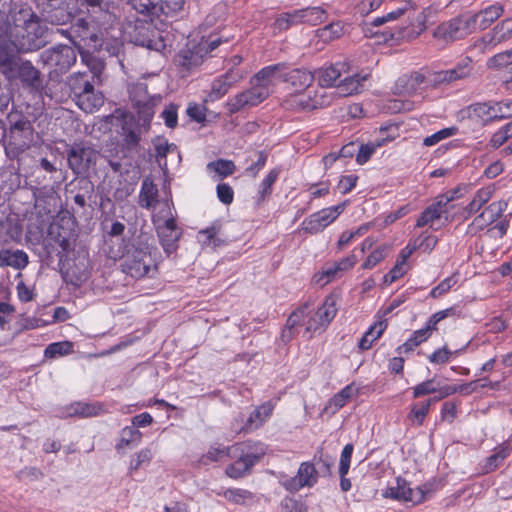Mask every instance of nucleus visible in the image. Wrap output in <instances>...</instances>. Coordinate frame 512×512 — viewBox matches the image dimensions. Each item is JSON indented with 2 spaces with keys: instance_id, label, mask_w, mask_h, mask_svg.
Wrapping results in <instances>:
<instances>
[{
  "instance_id": "f257e3e1",
  "label": "nucleus",
  "mask_w": 512,
  "mask_h": 512,
  "mask_svg": "<svg viewBox=\"0 0 512 512\" xmlns=\"http://www.w3.org/2000/svg\"><path fill=\"white\" fill-rule=\"evenodd\" d=\"M44 28L39 17L28 6L14 7L6 16L1 33L16 52H32L45 46Z\"/></svg>"
},
{
  "instance_id": "f03ea898",
  "label": "nucleus",
  "mask_w": 512,
  "mask_h": 512,
  "mask_svg": "<svg viewBox=\"0 0 512 512\" xmlns=\"http://www.w3.org/2000/svg\"><path fill=\"white\" fill-rule=\"evenodd\" d=\"M109 257H122V271L132 278L141 279L151 277L157 270V249L151 247L145 239L132 243L129 247L119 245L117 249L108 251Z\"/></svg>"
},
{
  "instance_id": "7ed1b4c3",
  "label": "nucleus",
  "mask_w": 512,
  "mask_h": 512,
  "mask_svg": "<svg viewBox=\"0 0 512 512\" xmlns=\"http://www.w3.org/2000/svg\"><path fill=\"white\" fill-rule=\"evenodd\" d=\"M19 53L0 39V72L9 82L19 80L24 87L39 89L42 86L40 71Z\"/></svg>"
},
{
  "instance_id": "20e7f679",
  "label": "nucleus",
  "mask_w": 512,
  "mask_h": 512,
  "mask_svg": "<svg viewBox=\"0 0 512 512\" xmlns=\"http://www.w3.org/2000/svg\"><path fill=\"white\" fill-rule=\"evenodd\" d=\"M70 89L74 95L77 106L86 113L97 111L104 103L101 91L94 87L86 73H77L70 79Z\"/></svg>"
},
{
  "instance_id": "39448f33",
  "label": "nucleus",
  "mask_w": 512,
  "mask_h": 512,
  "mask_svg": "<svg viewBox=\"0 0 512 512\" xmlns=\"http://www.w3.org/2000/svg\"><path fill=\"white\" fill-rule=\"evenodd\" d=\"M97 158L98 151L89 142L74 143L67 150L68 166L76 175L86 174Z\"/></svg>"
},
{
  "instance_id": "423d86ee",
  "label": "nucleus",
  "mask_w": 512,
  "mask_h": 512,
  "mask_svg": "<svg viewBox=\"0 0 512 512\" xmlns=\"http://www.w3.org/2000/svg\"><path fill=\"white\" fill-rule=\"evenodd\" d=\"M40 57L56 74H63L75 64L77 54L73 47L60 44L44 50Z\"/></svg>"
},
{
  "instance_id": "0eeeda50",
  "label": "nucleus",
  "mask_w": 512,
  "mask_h": 512,
  "mask_svg": "<svg viewBox=\"0 0 512 512\" xmlns=\"http://www.w3.org/2000/svg\"><path fill=\"white\" fill-rule=\"evenodd\" d=\"M251 85L250 89L235 95L226 102V108L230 114L257 106L270 95V91L263 85L256 83H251Z\"/></svg>"
},
{
  "instance_id": "6e6552de",
  "label": "nucleus",
  "mask_w": 512,
  "mask_h": 512,
  "mask_svg": "<svg viewBox=\"0 0 512 512\" xmlns=\"http://www.w3.org/2000/svg\"><path fill=\"white\" fill-rule=\"evenodd\" d=\"M473 31L474 28L469 13H466L440 24L434 31V37L444 41H451L463 38Z\"/></svg>"
},
{
  "instance_id": "1a4fd4ad",
  "label": "nucleus",
  "mask_w": 512,
  "mask_h": 512,
  "mask_svg": "<svg viewBox=\"0 0 512 512\" xmlns=\"http://www.w3.org/2000/svg\"><path fill=\"white\" fill-rule=\"evenodd\" d=\"M345 203L322 209L311 214L302 223V229L309 234H317L334 222L344 211Z\"/></svg>"
},
{
  "instance_id": "9d476101",
  "label": "nucleus",
  "mask_w": 512,
  "mask_h": 512,
  "mask_svg": "<svg viewBox=\"0 0 512 512\" xmlns=\"http://www.w3.org/2000/svg\"><path fill=\"white\" fill-rule=\"evenodd\" d=\"M337 311V298L334 295L327 296L323 304L308 320L306 325V332L315 333L317 331L326 329V327L335 318Z\"/></svg>"
},
{
  "instance_id": "9b49d317",
  "label": "nucleus",
  "mask_w": 512,
  "mask_h": 512,
  "mask_svg": "<svg viewBox=\"0 0 512 512\" xmlns=\"http://www.w3.org/2000/svg\"><path fill=\"white\" fill-rule=\"evenodd\" d=\"M60 272L63 280L74 287H80L89 277V260L85 256H77L67 266L62 261Z\"/></svg>"
},
{
  "instance_id": "f8f14e48",
  "label": "nucleus",
  "mask_w": 512,
  "mask_h": 512,
  "mask_svg": "<svg viewBox=\"0 0 512 512\" xmlns=\"http://www.w3.org/2000/svg\"><path fill=\"white\" fill-rule=\"evenodd\" d=\"M318 472L311 462H303L294 477L280 480V484L287 491L295 493L304 487H312L317 483Z\"/></svg>"
},
{
  "instance_id": "ddd939ff",
  "label": "nucleus",
  "mask_w": 512,
  "mask_h": 512,
  "mask_svg": "<svg viewBox=\"0 0 512 512\" xmlns=\"http://www.w3.org/2000/svg\"><path fill=\"white\" fill-rule=\"evenodd\" d=\"M130 99L143 124H149L154 115V100L147 92V86L137 84L130 89Z\"/></svg>"
},
{
  "instance_id": "4468645a",
  "label": "nucleus",
  "mask_w": 512,
  "mask_h": 512,
  "mask_svg": "<svg viewBox=\"0 0 512 512\" xmlns=\"http://www.w3.org/2000/svg\"><path fill=\"white\" fill-rule=\"evenodd\" d=\"M72 237V232L63 228L59 223L51 224L44 244L47 254L52 252L51 247H53V243L57 244L61 248V251L57 252L59 264H61L64 254L72 249Z\"/></svg>"
},
{
  "instance_id": "2eb2a0df",
  "label": "nucleus",
  "mask_w": 512,
  "mask_h": 512,
  "mask_svg": "<svg viewBox=\"0 0 512 512\" xmlns=\"http://www.w3.org/2000/svg\"><path fill=\"white\" fill-rule=\"evenodd\" d=\"M156 230L163 250L167 256H170L178 248V241L182 235L181 229L177 227L175 218L170 216L162 224H158Z\"/></svg>"
},
{
  "instance_id": "dca6fc26",
  "label": "nucleus",
  "mask_w": 512,
  "mask_h": 512,
  "mask_svg": "<svg viewBox=\"0 0 512 512\" xmlns=\"http://www.w3.org/2000/svg\"><path fill=\"white\" fill-rule=\"evenodd\" d=\"M131 42L153 51H161L165 44L158 33L150 25L139 23L135 25L133 33L130 35Z\"/></svg>"
},
{
  "instance_id": "f3484780",
  "label": "nucleus",
  "mask_w": 512,
  "mask_h": 512,
  "mask_svg": "<svg viewBox=\"0 0 512 512\" xmlns=\"http://www.w3.org/2000/svg\"><path fill=\"white\" fill-rule=\"evenodd\" d=\"M385 496L418 504L425 500V490L422 487L411 488L405 479L398 477L396 486L389 487Z\"/></svg>"
},
{
  "instance_id": "a211bd4d",
  "label": "nucleus",
  "mask_w": 512,
  "mask_h": 512,
  "mask_svg": "<svg viewBox=\"0 0 512 512\" xmlns=\"http://www.w3.org/2000/svg\"><path fill=\"white\" fill-rule=\"evenodd\" d=\"M333 96L325 90H316L314 95L297 94L291 99V105L298 110L311 111L327 107L331 104Z\"/></svg>"
},
{
  "instance_id": "6ab92c4d",
  "label": "nucleus",
  "mask_w": 512,
  "mask_h": 512,
  "mask_svg": "<svg viewBox=\"0 0 512 512\" xmlns=\"http://www.w3.org/2000/svg\"><path fill=\"white\" fill-rule=\"evenodd\" d=\"M10 125V137L20 141L21 145H27L33 141V125L29 119L18 113H11L8 116Z\"/></svg>"
},
{
  "instance_id": "aec40b11",
  "label": "nucleus",
  "mask_w": 512,
  "mask_h": 512,
  "mask_svg": "<svg viewBox=\"0 0 512 512\" xmlns=\"http://www.w3.org/2000/svg\"><path fill=\"white\" fill-rule=\"evenodd\" d=\"M510 38H512V17L502 20L489 33L485 34L480 40L479 45L484 51Z\"/></svg>"
},
{
  "instance_id": "412c9836",
  "label": "nucleus",
  "mask_w": 512,
  "mask_h": 512,
  "mask_svg": "<svg viewBox=\"0 0 512 512\" xmlns=\"http://www.w3.org/2000/svg\"><path fill=\"white\" fill-rule=\"evenodd\" d=\"M243 78V75L238 70L230 69L219 78L215 79L211 85V91L208 94L210 101L221 99L230 88L238 83Z\"/></svg>"
},
{
  "instance_id": "4be33fe9",
  "label": "nucleus",
  "mask_w": 512,
  "mask_h": 512,
  "mask_svg": "<svg viewBox=\"0 0 512 512\" xmlns=\"http://www.w3.org/2000/svg\"><path fill=\"white\" fill-rule=\"evenodd\" d=\"M348 73V65L345 62H336L328 67H322L315 72L318 83L320 85L319 90H324L326 87L336 86V82L340 78Z\"/></svg>"
},
{
  "instance_id": "5701e85b",
  "label": "nucleus",
  "mask_w": 512,
  "mask_h": 512,
  "mask_svg": "<svg viewBox=\"0 0 512 512\" xmlns=\"http://www.w3.org/2000/svg\"><path fill=\"white\" fill-rule=\"evenodd\" d=\"M503 13L504 6L500 3H495L480 10L478 13H469V17L474 28V31L476 29L485 30L497 19H499L503 15Z\"/></svg>"
},
{
  "instance_id": "b1692460",
  "label": "nucleus",
  "mask_w": 512,
  "mask_h": 512,
  "mask_svg": "<svg viewBox=\"0 0 512 512\" xmlns=\"http://www.w3.org/2000/svg\"><path fill=\"white\" fill-rule=\"evenodd\" d=\"M288 69V64L285 62L273 64L262 68L252 78L251 83L257 85H263L267 90L270 91V86L274 84L277 79H282L284 71Z\"/></svg>"
},
{
  "instance_id": "393cba45",
  "label": "nucleus",
  "mask_w": 512,
  "mask_h": 512,
  "mask_svg": "<svg viewBox=\"0 0 512 512\" xmlns=\"http://www.w3.org/2000/svg\"><path fill=\"white\" fill-rule=\"evenodd\" d=\"M203 48L202 45L194 46L191 48L181 49L175 56L174 62L177 66L182 67L186 71L198 67L203 62Z\"/></svg>"
},
{
  "instance_id": "a878e982",
  "label": "nucleus",
  "mask_w": 512,
  "mask_h": 512,
  "mask_svg": "<svg viewBox=\"0 0 512 512\" xmlns=\"http://www.w3.org/2000/svg\"><path fill=\"white\" fill-rule=\"evenodd\" d=\"M494 111L493 102H479L467 106L463 113H466L469 118L478 119L483 124H487L497 120V114ZM497 112H500L499 110Z\"/></svg>"
},
{
  "instance_id": "bb28decb",
  "label": "nucleus",
  "mask_w": 512,
  "mask_h": 512,
  "mask_svg": "<svg viewBox=\"0 0 512 512\" xmlns=\"http://www.w3.org/2000/svg\"><path fill=\"white\" fill-rule=\"evenodd\" d=\"M273 405L266 402L259 407L255 408L245 421L241 430L244 432H252L263 425V423L271 416Z\"/></svg>"
},
{
  "instance_id": "cd10ccee",
  "label": "nucleus",
  "mask_w": 512,
  "mask_h": 512,
  "mask_svg": "<svg viewBox=\"0 0 512 512\" xmlns=\"http://www.w3.org/2000/svg\"><path fill=\"white\" fill-rule=\"evenodd\" d=\"M261 455L256 454H242L236 461L227 466L226 474L231 478H240L244 476L252 466L260 459Z\"/></svg>"
},
{
  "instance_id": "c85d7f7f",
  "label": "nucleus",
  "mask_w": 512,
  "mask_h": 512,
  "mask_svg": "<svg viewBox=\"0 0 512 512\" xmlns=\"http://www.w3.org/2000/svg\"><path fill=\"white\" fill-rule=\"evenodd\" d=\"M314 79L315 75L304 68H288L286 71H284L283 76V81L290 83L297 89H304L309 87Z\"/></svg>"
},
{
  "instance_id": "c756f323",
  "label": "nucleus",
  "mask_w": 512,
  "mask_h": 512,
  "mask_svg": "<svg viewBox=\"0 0 512 512\" xmlns=\"http://www.w3.org/2000/svg\"><path fill=\"white\" fill-rule=\"evenodd\" d=\"M368 76L369 74L345 76L344 79L340 80L336 85L338 95L345 97L361 92L363 82L368 79Z\"/></svg>"
},
{
  "instance_id": "7c9ffc66",
  "label": "nucleus",
  "mask_w": 512,
  "mask_h": 512,
  "mask_svg": "<svg viewBox=\"0 0 512 512\" xmlns=\"http://www.w3.org/2000/svg\"><path fill=\"white\" fill-rule=\"evenodd\" d=\"M223 497L235 504L251 506L259 502V498L253 492L242 488H229L223 492Z\"/></svg>"
},
{
  "instance_id": "2f4dec72",
  "label": "nucleus",
  "mask_w": 512,
  "mask_h": 512,
  "mask_svg": "<svg viewBox=\"0 0 512 512\" xmlns=\"http://www.w3.org/2000/svg\"><path fill=\"white\" fill-rule=\"evenodd\" d=\"M28 255L23 250H1L0 251V267H13L23 269L28 264Z\"/></svg>"
},
{
  "instance_id": "473e14b6",
  "label": "nucleus",
  "mask_w": 512,
  "mask_h": 512,
  "mask_svg": "<svg viewBox=\"0 0 512 512\" xmlns=\"http://www.w3.org/2000/svg\"><path fill=\"white\" fill-rule=\"evenodd\" d=\"M72 42L78 47L82 62L88 67L92 74L90 81L94 82L95 79H99L104 69V62L89 51L83 50L75 40H72Z\"/></svg>"
},
{
  "instance_id": "72a5a7b5",
  "label": "nucleus",
  "mask_w": 512,
  "mask_h": 512,
  "mask_svg": "<svg viewBox=\"0 0 512 512\" xmlns=\"http://www.w3.org/2000/svg\"><path fill=\"white\" fill-rule=\"evenodd\" d=\"M509 456V450H498L495 453L487 456L478 464V471L480 474H488L495 471L503 465L505 459Z\"/></svg>"
},
{
  "instance_id": "f704fd0d",
  "label": "nucleus",
  "mask_w": 512,
  "mask_h": 512,
  "mask_svg": "<svg viewBox=\"0 0 512 512\" xmlns=\"http://www.w3.org/2000/svg\"><path fill=\"white\" fill-rule=\"evenodd\" d=\"M443 214H445V219L448 220V209H445L443 206H438L436 199L435 202L429 205L418 217L416 226L424 227L434 220L440 219Z\"/></svg>"
},
{
  "instance_id": "c9c22d12",
  "label": "nucleus",
  "mask_w": 512,
  "mask_h": 512,
  "mask_svg": "<svg viewBox=\"0 0 512 512\" xmlns=\"http://www.w3.org/2000/svg\"><path fill=\"white\" fill-rule=\"evenodd\" d=\"M386 327V321H378L372 325L360 339L358 343L359 349L368 350L372 346L373 342L383 334Z\"/></svg>"
},
{
  "instance_id": "e433bc0d",
  "label": "nucleus",
  "mask_w": 512,
  "mask_h": 512,
  "mask_svg": "<svg viewBox=\"0 0 512 512\" xmlns=\"http://www.w3.org/2000/svg\"><path fill=\"white\" fill-rule=\"evenodd\" d=\"M128 3L140 14L161 16L162 8L159 6V0H128Z\"/></svg>"
},
{
  "instance_id": "4c0bfd02",
  "label": "nucleus",
  "mask_w": 512,
  "mask_h": 512,
  "mask_svg": "<svg viewBox=\"0 0 512 512\" xmlns=\"http://www.w3.org/2000/svg\"><path fill=\"white\" fill-rule=\"evenodd\" d=\"M301 23H308L310 25H318L326 21L327 13L322 7H307L299 9Z\"/></svg>"
},
{
  "instance_id": "58836bf2",
  "label": "nucleus",
  "mask_w": 512,
  "mask_h": 512,
  "mask_svg": "<svg viewBox=\"0 0 512 512\" xmlns=\"http://www.w3.org/2000/svg\"><path fill=\"white\" fill-rule=\"evenodd\" d=\"M158 190L156 186L148 181L144 180L140 191L139 203L143 208H150L157 201Z\"/></svg>"
},
{
  "instance_id": "ea45409f",
  "label": "nucleus",
  "mask_w": 512,
  "mask_h": 512,
  "mask_svg": "<svg viewBox=\"0 0 512 512\" xmlns=\"http://www.w3.org/2000/svg\"><path fill=\"white\" fill-rule=\"evenodd\" d=\"M491 197L492 190L489 187L478 190L472 201L466 206L465 211L468 215L478 212L481 207L491 199Z\"/></svg>"
},
{
  "instance_id": "a19ab883",
  "label": "nucleus",
  "mask_w": 512,
  "mask_h": 512,
  "mask_svg": "<svg viewBox=\"0 0 512 512\" xmlns=\"http://www.w3.org/2000/svg\"><path fill=\"white\" fill-rule=\"evenodd\" d=\"M50 10L47 11L46 20L54 25H64L70 22L73 18L72 14L65 8L56 6H48Z\"/></svg>"
},
{
  "instance_id": "79ce46f5",
  "label": "nucleus",
  "mask_w": 512,
  "mask_h": 512,
  "mask_svg": "<svg viewBox=\"0 0 512 512\" xmlns=\"http://www.w3.org/2000/svg\"><path fill=\"white\" fill-rule=\"evenodd\" d=\"M297 24H301L300 12L299 10H294L280 14L274 22V27L279 31H283Z\"/></svg>"
},
{
  "instance_id": "37998d69",
  "label": "nucleus",
  "mask_w": 512,
  "mask_h": 512,
  "mask_svg": "<svg viewBox=\"0 0 512 512\" xmlns=\"http://www.w3.org/2000/svg\"><path fill=\"white\" fill-rule=\"evenodd\" d=\"M207 168L210 171H214L222 178L232 175L236 169L233 161L225 159H218L216 161L209 162L207 164Z\"/></svg>"
},
{
  "instance_id": "c03bdc74",
  "label": "nucleus",
  "mask_w": 512,
  "mask_h": 512,
  "mask_svg": "<svg viewBox=\"0 0 512 512\" xmlns=\"http://www.w3.org/2000/svg\"><path fill=\"white\" fill-rule=\"evenodd\" d=\"M343 34V25L340 22H332L317 30V36L323 42H329L339 38Z\"/></svg>"
},
{
  "instance_id": "a18cd8bd",
  "label": "nucleus",
  "mask_w": 512,
  "mask_h": 512,
  "mask_svg": "<svg viewBox=\"0 0 512 512\" xmlns=\"http://www.w3.org/2000/svg\"><path fill=\"white\" fill-rule=\"evenodd\" d=\"M472 70V60L470 58H465L464 60L460 61L454 68L448 69L450 73L449 77L452 79V82L462 80L469 77Z\"/></svg>"
},
{
  "instance_id": "49530a36",
  "label": "nucleus",
  "mask_w": 512,
  "mask_h": 512,
  "mask_svg": "<svg viewBox=\"0 0 512 512\" xmlns=\"http://www.w3.org/2000/svg\"><path fill=\"white\" fill-rule=\"evenodd\" d=\"M153 146L155 150V157L159 165H162V160H164V165H166V157L167 154L171 150H176V145L172 143H168V141L164 138L157 137L153 140Z\"/></svg>"
},
{
  "instance_id": "de8ad7c7",
  "label": "nucleus",
  "mask_w": 512,
  "mask_h": 512,
  "mask_svg": "<svg viewBox=\"0 0 512 512\" xmlns=\"http://www.w3.org/2000/svg\"><path fill=\"white\" fill-rule=\"evenodd\" d=\"M219 232V229L215 226L208 227L206 229L200 230L198 232V241L203 246H212L213 248H216L221 245L222 241L217 238V234Z\"/></svg>"
},
{
  "instance_id": "09e8293b",
  "label": "nucleus",
  "mask_w": 512,
  "mask_h": 512,
  "mask_svg": "<svg viewBox=\"0 0 512 512\" xmlns=\"http://www.w3.org/2000/svg\"><path fill=\"white\" fill-rule=\"evenodd\" d=\"M280 174L279 168H273L269 171L266 177L262 180L259 186V200L263 201L268 197L272 192V186L276 182L278 176Z\"/></svg>"
},
{
  "instance_id": "8fccbe9b",
  "label": "nucleus",
  "mask_w": 512,
  "mask_h": 512,
  "mask_svg": "<svg viewBox=\"0 0 512 512\" xmlns=\"http://www.w3.org/2000/svg\"><path fill=\"white\" fill-rule=\"evenodd\" d=\"M357 389L353 387V385H347L341 391H339L334 397L330 400L329 406L334 407L335 410L342 408L349 399H351L354 395H356Z\"/></svg>"
},
{
  "instance_id": "3c124183",
  "label": "nucleus",
  "mask_w": 512,
  "mask_h": 512,
  "mask_svg": "<svg viewBox=\"0 0 512 512\" xmlns=\"http://www.w3.org/2000/svg\"><path fill=\"white\" fill-rule=\"evenodd\" d=\"M73 348V344L69 341H63V342H55L49 344L45 351L44 355L47 358H55L57 356H64L68 355Z\"/></svg>"
},
{
  "instance_id": "603ef678",
  "label": "nucleus",
  "mask_w": 512,
  "mask_h": 512,
  "mask_svg": "<svg viewBox=\"0 0 512 512\" xmlns=\"http://www.w3.org/2000/svg\"><path fill=\"white\" fill-rule=\"evenodd\" d=\"M457 131L458 128L454 126L441 129L434 134L425 137L423 139V145L427 147L434 146L440 141L456 135Z\"/></svg>"
},
{
  "instance_id": "864d4df0",
  "label": "nucleus",
  "mask_w": 512,
  "mask_h": 512,
  "mask_svg": "<svg viewBox=\"0 0 512 512\" xmlns=\"http://www.w3.org/2000/svg\"><path fill=\"white\" fill-rule=\"evenodd\" d=\"M78 184L80 186V189L83 191L82 193H77L74 197V203L77 204L79 207L84 208L86 206L87 198L90 197V194L94 190L93 183L86 179L82 178L78 181Z\"/></svg>"
},
{
  "instance_id": "5fc2aeb1",
  "label": "nucleus",
  "mask_w": 512,
  "mask_h": 512,
  "mask_svg": "<svg viewBox=\"0 0 512 512\" xmlns=\"http://www.w3.org/2000/svg\"><path fill=\"white\" fill-rule=\"evenodd\" d=\"M429 338L427 330L419 329L415 331L406 342L398 348L399 353L412 351L415 347Z\"/></svg>"
},
{
  "instance_id": "6e6d98bb",
  "label": "nucleus",
  "mask_w": 512,
  "mask_h": 512,
  "mask_svg": "<svg viewBox=\"0 0 512 512\" xmlns=\"http://www.w3.org/2000/svg\"><path fill=\"white\" fill-rule=\"evenodd\" d=\"M122 135L124 141L128 146H136L140 141V132L138 128H133L129 125L126 117H123Z\"/></svg>"
},
{
  "instance_id": "4d7b16f0",
  "label": "nucleus",
  "mask_w": 512,
  "mask_h": 512,
  "mask_svg": "<svg viewBox=\"0 0 512 512\" xmlns=\"http://www.w3.org/2000/svg\"><path fill=\"white\" fill-rule=\"evenodd\" d=\"M430 409L429 402L423 401L418 402L412 405L411 411L409 413V418L416 422L418 425H421L428 414Z\"/></svg>"
},
{
  "instance_id": "13d9d810",
  "label": "nucleus",
  "mask_w": 512,
  "mask_h": 512,
  "mask_svg": "<svg viewBox=\"0 0 512 512\" xmlns=\"http://www.w3.org/2000/svg\"><path fill=\"white\" fill-rule=\"evenodd\" d=\"M160 117L163 119L166 127L170 129L176 128L178 124V105L171 103L161 112Z\"/></svg>"
},
{
  "instance_id": "bf43d9fd",
  "label": "nucleus",
  "mask_w": 512,
  "mask_h": 512,
  "mask_svg": "<svg viewBox=\"0 0 512 512\" xmlns=\"http://www.w3.org/2000/svg\"><path fill=\"white\" fill-rule=\"evenodd\" d=\"M507 205L508 204L505 201L492 202L483 211V213L486 216V221L491 222V223L495 222L502 215V213L506 210Z\"/></svg>"
},
{
  "instance_id": "052dcab7",
  "label": "nucleus",
  "mask_w": 512,
  "mask_h": 512,
  "mask_svg": "<svg viewBox=\"0 0 512 512\" xmlns=\"http://www.w3.org/2000/svg\"><path fill=\"white\" fill-rule=\"evenodd\" d=\"M425 81V76L421 72H413L409 77L400 78L399 83H405L407 93L415 92Z\"/></svg>"
},
{
  "instance_id": "680f3d73",
  "label": "nucleus",
  "mask_w": 512,
  "mask_h": 512,
  "mask_svg": "<svg viewBox=\"0 0 512 512\" xmlns=\"http://www.w3.org/2000/svg\"><path fill=\"white\" fill-rule=\"evenodd\" d=\"M161 15L172 16L183 9L184 0H159Z\"/></svg>"
},
{
  "instance_id": "e2e57ef3",
  "label": "nucleus",
  "mask_w": 512,
  "mask_h": 512,
  "mask_svg": "<svg viewBox=\"0 0 512 512\" xmlns=\"http://www.w3.org/2000/svg\"><path fill=\"white\" fill-rule=\"evenodd\" d=\"M141 433L133 425L125 427L121 431V443L125 445H138Z\"/></svg>"
},
{
  "instance_id": "0e129e2a",
  "label": "nucleus",
  "mask_w": 512,
  "mask_h": 512,
  "mask_svg": "<svg viewBox=\"0 0 512 512\" xmlns=\"http://www.w3.org/2000/svg\"><path fill=\"white\" fill-rule=\"evenodd\" d=\"M379 146H380V143H378V144L368 143V144L358 145V151L356 154L357 163L360 165L365 164L370 159V157L374 154L376 148Z\"/></svg>"
},
{
  "instance_id": "69168bd1",
  "label": "nucleus",
  "mask_w": 512,
  "mask_h": 512,
  "mask_svg": "<svg viewBox=\"0 0 512 512\" xmlns=\"http://www.w3.org/2000/svg\"><path fill=\"white\" fill-rule=\"evenodd\" d=\"M417 249H421L423 252L430 253L436 246L438 239L432 234H421L415 241Z\"/></svg>"
},
{
  "instance_id": "338daca9",
  "label": "nucleus",
  "mask_w": 512,
  "mask_h": 512,
  "mask_svg": "<svg viewBox=\"0 0 512 512\" xmlns=\"http://www.w3.org/2000/svg\"><path fill=\"white\" fill-rule=\"evenodd\" d=\"M512 124H507L495 132L490 140L492 147L499 148L502 146L508 138L512 135L511 132Z\"/></svg>"
},
{
  "instance_id": "774afa93",
  "label": "nucleus",
  "mask_w": 512,
  "mask_h": 512,
  "mask_svg": "<svg viewBox=\"0 0 512 512\" xmlns=\"http://www.w3.org/2000/svg\"><path fill=\"white\" fill-rule=\"evenodd\" d=\"M281 512H307L306 506L292 497L281 501Z\"/></svg>"
}]
</instances>
